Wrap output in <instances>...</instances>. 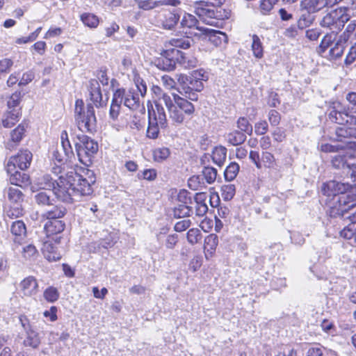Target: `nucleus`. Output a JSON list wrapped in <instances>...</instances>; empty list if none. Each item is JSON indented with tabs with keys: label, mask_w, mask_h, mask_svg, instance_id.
Listing matches in <instances>:
<instances>
[{
	"label": "nucleus",
	"mask_w": 356,
	"mask_h": 356,
	"mask_svg": "<svg viewBox=\"0 0 356 356\" xmlns=\"http://www.w3.org/2000/svg\"><path fill=\"white\" fill-rule=\"evenodd\" d=\"M346 10V8H340L326 14L322 19L321 25L330 29L332 32H337L349 20V15Z\"/></svg>",
	"instance_id": "1a4fd4ad"
},
{
	"label": "nucleus",
	"mask_w": 356,
	"mask_h": 356,
	"mask_svg": "<svg viewBox=\"0 0 356 356\" xmlns=\"http://www.w3.org/2000/svg\"><path fill=\"white\" fill-rule=\"evenodd\" d=\"M10 231L14 236L19 238L24 236L26 234V228L22 220L13 222L11 225Z\"/></svg>",
	"instance_id": "79ce46f5"
},
{
	"label": "nucleus",
	"mask_w": 356,
	"mask_h": 356,
	"mask_svg": "<svg viewBox=\"0 0 356 356\" xmlns=\"http://www.w3.org/2000/svg\"><path fill=\"white\" fill-rule=\"evenodd\" d=\"M66 213V209L58 205L52 206V208L47 210L43 214V217H45L48 220H58L59 218H63Z\"/></svg>",
	"instance_id": "2f4dec72"
},
{
	"label": "nucleus",
	"mask_w": 356,
	"mask_h": 356,
	"mask_svg": "<svg viewBox=\"0 0 356 356\" xmlns=\"http://www.w3.org/2000/svg\"><path fill=\"white\" fill-rule=\"evenodd\" d=\"M187 241L191 244L194 245L197 243L202 238V234L199 229L192 228L190 229L187 232Z\"/></svg>",
	"instance_id": "6e6d98bb"
},
{
	"label": "nucleus",
	"mask_w": 356,
	"mask_h": 356,
	"mask_svg": "<svg viewBox=\"0 0 356 356\" xmlns=\"http://www.w3.org/2000/svg\"><path fill=\"white\" fill-rule=\"evenodd\" d=\"M75 148L79 161L88 166L98 151V144L88 136L81 135L77 136Z\"/></svg>",
	"instance_id": "0eeeda50"
},
{
	"label": "nucleus",
	"mask_w": 356,
	"mask_h": 356,
	"mask_svg": "<svg viewBox=\"0 0 356 356\" xmlns=\"http://www.w3.org/2000/svg\"><path fill=\"white\" fill-rule=\"evenodd\" d=\"M332 164L335 168L346 170L345 149L332 157Z\"/></svg>",
	"instance_id": "49530a36"
},
{
	"label": "nucleus",
	"mask_w": 356,
	"mask_h": 356,
	"mask_svg": "<svg viewBox=\"0 0 356 356\" xmlns=\"http://www.w3.org/2000/svg\"><path fill=\"white\" fill-rule=\"evenodd\" d=\"M323 0H302L300 8L301 10H307L308 13H314L325 7L323 3Z\"/></svg>",
	"instance_id": "c756f323"
},
{
	"label": "nucleus",
	"mask_w": 356,
	"mask_h": 356,
	"mask_svg": "<svg viewBox=\"0 0 356 356\" xmlns=\"http://www.w3.org/2000/svg\"><path fill=\"white\" fill-rule=\"evenodd\" d=\"M261 168L277 170L279 165L274 155L268 152H264L261 158Z\"/></svg>",
	"instance_id": "7c9ffc66"
},
{
	"label": "nucleus",
	"mask_w": 356,
	"mask_h": 356,
	"mask_svg": "<svg viewBox=\"0 0 356 356\" xmlns=\"http://www.w3.org/2000/svg\"><path fill=\"white\" fill-rule=\"evenodd\" d=\"M165 58L162 59V63L165 64L163 67L165 70H172L175 68V63L179 64L184 69L194 68L197 65V58L191 54H187L177 49H167L164 51Z\"/></svg>",
	"instance_id": "39448f33"
},
{
	"label": "nucleus",
	"mask_w": 356,
	"mask_h": 356,
	"mask_svg": "<svg viewBox=\"0 0 356 356\" xmlns=\"http://www.w3.org/2000/svg\"><path fill=\"white\" fill-rule=\"evenodd\" d=\"M197 31L198 32H194V35L208 40L216 47L221 45L222 42H227L226 34L222 31L204 26H197Z\"/></svg>",
	"instance_id": "ddd939ff"
},
{
	"label": "nucleus",
	"mask_w": 356,
	"mask_h": 356,
	"mask_svg": "<svg viewBox=\"0 0 356 356\" xmlns=\"http://www.w3.org/2000/svg\"><path fill=\"white\" fill-rule=\"evenodd\" d=\"M336 134L339 138V140H341L342 138H348L346 140H356V129L353 128H344V127H339L336 129ZM344 142H343V145H344Z\"/></svg>",
	"instance_id": "72a5a7b5"
},
{
	"label": "nucleus",
	"mask_w": 356,
	"mask_h": 356,
	"mask_svg": "<svg viewBox=\"0 0 356 356\" xmlns=\"http://www.w3.org/2000/svg\"><path fill=\"white\" fill-rule=\"evenodd\" d=\"M53 159L58 163L57 166L58 172H60V165L69 159L60 149H57L54 152Z\"/></svg>",
	"instance_id": "0e129e2a"
},
{
	"label": "nucleus",
	"mask_w": 356,
	"mask_h": 356,
	"mask_svg": "<svg viewBox=\"0 0 356 356\" xmlns=\"http://www.w3.org/2000/svg\"><path fill=\"white\" fill-rule=\"evenodd\" d=\"M221 195L222 197L226 200H230L233 198L235 195L236 188L234 184H225L223 185L221 188Z\"/></svg>",
	"instance_id": "4d7b16f0"
},
{
	"label": "nucleus",
	"mask_w": 356,
	"mask_h": 356,
	"mask_svg": "<svg viewBox=\"0 0 356 356\" xmlns=\"http://www.w3.org/2000/svg\"><path fill=\"white\" fill-rule=\"evenodd\" d=\"M356 60V42L350 47L345 59V64L349 65Z\"/></svg>",
	"instance_id": "774afa93"
},
{
	"label": "nucleus",
	"mask_w": 356,
	"mask_h": 356,
	"mask_svg": "<svg viewBox=\"0 0 356 356\" xmlns=\"http://www.w3.org/2000/svg\"><path fill=\"white\" fill-rule=\"evenodd\" d=\"M192 211L191 207L187 206L186 204H180L174 209V216L176 218H184L190 216Z\"/></svg>",
	"instance_id": "864d4df0"
},
{
	"label": "nucleus",
	"mask_w": 356,
	"mask_h": 356,
	"mask_svg": "<svg viewBox=\"0 0 356 356\" xmlns=\"http://www.w3.org/2000/svg\"><path fill=\"white\" fill-rule=\"evenodd\" d=\"M40 343V339L38 334L34 330H30L26 332V337L24 341V345L26 347L37 348Z\"/></svg>",
	"instance_id": "f704fd0d"
},
{
	"label": "nucleus",
	"mask_w": 356,
	"mask_h": 356,
	"mask_svg": "<svg viewBox=\"0 0 356 356\" xmlns=\"http://www.w3.org/2000/svg\"><path fill=\"white\" fill-rule=\"evenodd\" d=\"M180 19V14L176 10L165 12L160 19L163 29L172 30L177 24Z\"/></svg>",
	"instance_id": "a211bd4d"
},
{
	"label": "nucleus",
	"mask_w": 356,
	"mask_h": 356,
	"mask_svg": "<svg viewBox=\"0 0 356 356\" xmlns=\"http://www.w3.org/2000/svg\"><path fill=\"white\" fill-rule=\"evenodd\" d=\"M134 82L135 88H131L128 90L119 88L114 92L124 106L132 111L139 108L140 98H143L147 92L146 83L138 74L134 75Z\"/></svg>",
	"instance_id": "7ed1b4c3"
},
{
	"label": "nucleus",
	"mask_w": 356,
	"mask_h": 356,
	"mask_svg": "<svg viewBox=\"0 0 356 356\" xmlns=\"http://www.w3.org/2000/svg\"><path fill=\"white\" fill-rule=\"evenodd\" d=\"M351 189V185L330 181L321 187L322 201L329 208L331 217L343 216L356 205V193Z\"/></svg>",
	"instance_id": "f257e3e1"
},
{
	"label": "nucleus",
	"mask_w": 356,
	"mask_h": 356,
	"mask_svg": "<svg viewBox=\"0 0 356 356\" xmlns=\"http://www.w3.org/2000/svg\"><path fill=\"white\" fill-rule=\"evenodd\" d=\"M24 132V126L19 124L11 132L10 138L6 142V147L10 150L14 149L22 139Z\"/></svg>",
	"instance_id": "4be33fe9"
},
{
	"label": "nucleus",
	"mask_w": 356,
	"mask_h": 356,
	"mask_svg": "<svg viewBox=\"0 0 356 356\" xmlns=\"http://www.w3.org/2000/svg\"><path fill=\"white\" fill-rule=\"evenodd\" d=\"M59 293L57 289L53 286L47 288L44 291V298L45 300L50 302H54L58 300Z\"/></svg>",
	"instance_id": "052dcab7"
},
{
	"label": "nucleus",
	"mask_w": 356,
	"mask_h": 356,
	"mask_svg": "<svg viewBox=\"0 0 356 356\" xmlns=\"http://www.w3.org/2000/svg\"><path fill=\"white\" fill-rule=\"evenodd\" d=\"M204 193H197L195 197L196 207L195 213L197 216H204L207 211L208 207L206 203L203 202Z\"/></svg>",
	"instance_id": "a19ab883"
},
{
	"label": "nucleus",
	"mask_w": 356,
	"mask_h": 356,
	"mask_svg": "<svg viewBox=\"0 0 356 356\" xmlns=\"http://www.w3.org/2000/svg\"><path fill=\"white\" fill-rule=\"evenodd\" d=\"M344 49V44L339 42L337 40V42L328 50L327 53L323 54V57L328 60H335L343 55Z\"/></svg>",
	"instance_id": "c85d7f7f"
},
{
	"label": "nucleus",
	"mask_w": 356,
	"mask_h": 356,
	"mask_svg": "<svg viewBox=\"0 0 356 356\" xmlns=\"http://www.w3.org/2000/svg\"><path fill=\"white\" fill-rule=\"evenodd\" d=\"M5 194L7 196L8 201L12 204H15L17 206L20 204L24 200V195L20 189L16 186H10L5 189ZM8 216L10 217H19L22 215V210L17 207L13 211L10 209L7 211Z\"/></svg>",
	"instance_id": "4468645a"
},
{
	"label": "nucleus",
	"mask_w": 356,
	"mask_h": 356,
	"mask_svg": "<svg viewBox=\"0 0 356 356\" xmlns=\"http://www.w3.org/2000/svg\"><path fill=\"white\" fill-rule=\"evenodd\" d=\"M225 0H214L212 2L201 1L197 2L195 13L205 23L212 24V19L217 18V8L220 6Z\"/></svg>",
	"instance_id": "9d476101"
},
{
	"label": "nucleus",
	"mask_w": 356,
	"mask_h": 356,
	"mask_svg": "<svg viewBox=\"0 0 356 356\" xmlns=\"http://www.w3.org/2000/svg\"><path fill=\"white\" fill-rule=\"evenodd\" d=\"M32 153L28 149L20 150L17 155L10 156L6 165L7 172H12L18 168L22 170L27 169L32 161Z\"/></svg>",
	"instance_id": "f8f14e48"
},
{
	"label": "nucleus",
	"mask_w": 356,
	"mask_h": 356,
	"mask_svg": "<svg viewBox=\"0 0 356 356\" xmlns=\"http://www.w3.org/2000/svg\"><path fill=\"white\" fill-rule=\"evenodd\" d=\"M172 97L166 106L169 118L174 124L180 125L187 117L193 115L195 107L191 102L177 94H172Z\"/></svg>",
	"instance_id": "20e7f679"
},
{
	"label": "nucleus",
	"mask_w": 356,
	"mask_h": 356,
	"mask_svg": "<svg viewBox=\"0 0 356 356\" xmlns=\"http://www.w3.org/2000/svg\"><path fill=\"white\" fill-rule=\"evenodd\" d=\"M218 244V238L214 234H209L204 239V254L207 259L211 257Z\"/></svg>",
	"instance_id": "393cba45"
},
{
	"label": "nucleus",
	"mask_w": 356,
	"mask_h": 356,
	"mask_svg": "<svg viewBox=\"0 0 356 356\" xmlns=\"http://www.w3.org/2000/svg\"><path fill=\"white\" fill-rule=\"evenodd\" d=\"M239 171V165L236 163H231L225 169L224 175L227 181L235 179Z\"/></svg>",
	"instance_id": "8fccbe9b"
},
{
	"label": "nucleus",
	"mask_w": 356,
	"mask_h": 356,
	"mask_svg": "<svg viewBox=\"0 0 356 356\" xmlns=\"http://www.w3.org/2000/svg\"><path fill=\"white\" fill-rule=\"evenodd\" d=\"M180 3L179 0H162L156 2L152 1H140L139 6L143 9H150L159 5H170L173 6H178Z\"/></svg>",
	"instance_id": "c9c22d12"
},
{
	"label": "nucleus",
	"mask_w": 356,
	"mask_h": 356,
	"mask_svg": "<svg viewBox=\"0 0 356 356\" xmlns=\"http://www.w3.org/2000/svg\"><path fill=\"white\" fill-rule=\"evenodd\" d=\"M237 127L240 129L239 131L245 132L250 134L252 131V127L249 121L245 118H239L237 120Z\"/></svg>",
	"instance_id": "bf43d9fd"
},
{
	"label": "nucleus",
	"mask_w": 356,
	"mask_h": 356,
	"mask_svg": "<svg viewBox=\"0 0 356 356\" xmlns=\"http://www.w3.org/2000/svg\"><path fill=\"white\" fill-rule=\"evenodd\" d=\"M201 176L203 177L208 184H213L216 179L217 170L211 167H205L202 172Z\"/></svg>",
	"instance_id": "5fc2aeb1"
},
{
	"label": "nucleus",
	"mask_w": 356,
	"mask_h": 356,
	"mask_svg": "<svg viewBox=\"0 0 356 356\" xmlns=\"http://www.w3.org/2000/svg\"><path fill=\"white\" fill-rule=\"evenodd\" d=\"M80 19L85 26L90 29L97 28L99 24V17L95 14L90 13H84L81 14Z\"/></svg>",
	"instance_id": "473e14b6"
},
{
	"label": "nucleus",
	"mask_w": 356,
	"mask_h": 356,
	"mask_svg": "<svg viewBox=\"0 0 356 356\" xmlns=\"http://www.w3.org/2000/svg\"><path fill=\"white\" fill-rule=\"evenodd\" d=\"M350 141L346 142L345 147L346 170H347V174L350 173V175L353 172V170H356V148L348 147V143Z\"/></svg>",
	"instance_id": "412c9836"
},
{
	"label": "nucleus",
	"mask_w": 356,
	"mask_h": 356,
	"mask_svg": "<svg viewBox=\"0 0 356 356\" xmlns=\"http://www.w3.org/2000/svg\"><path fill=\"white\" fill-rule=\"evenodd\" d=\"M268 129V125L266 121L258 122L254 125V131L257 135H264Z\"/></svg>",
	"instance_id": "338daca9"
},
{
	"label": "nucleus",
	"mask_w": 356,
	"mask_h": 356,
	"mask_svg": "<svg viewBox=\"0 0 356 356\" xmlns=\"http://www.w3.org/2000/svg\"><path fill=\"white\" fill-rule=\"evenodd\" d=\"M192 41L193 40L188 36L176 35L165 42V47L168 49L170 47H174L175 49H186L191 47Z\"/></svg>",
	"instance_id": "aec40b11"
},
{
	"label": "nucleus",
	"mask_w": 356,
	"mask_h": 356,
	"mask_svg": "<svg viewBox=\"0 0 356 356\" xmlns=\"http://www.w3.org/2000/svg\"><path fill=\"white\" fill-rule=\"evenodd\" d=\"M60 177L58 179V181H56L49 175H41L37 177L34 181L35 186L38 188L49 191L51 190L55 195L57 188H60Z\"/></svg>",
	"instance_id": "2eb2a0df"
},
{
	"label": "nucleus",
	"mask_w": 356,
	"mask_h": 356,
	"mask_svg": "<svg viewBox=\"0 0 356 356\" xmlns=\"http://www.w3.org/2000/svg\"><path fill=\"white\" fill-rule=\"evenodd\" d=\"M226 141L231 145L237 146L243 143L246 140V136L244 133L234 130L225 136Z\"/></svg>",
	"instance_id": "cd10ccee"
},
{
	"label": "nucleus",
	"mask_w": 356,
	"mask_h": 356,
	"mask_svg": "<svg viewBox=\"0 0 356 356\" xmlns=\"http://www.w3.org/2000/svg\"><path fill=\"white\" fill-rule=\"evenodd\" d=\"M19 117V110L13 109L8 111L4 115L2 120V124L4 127H10L13 126L18 120Z\"/></svg>",
	"instance_id": "58836bf2"
},
{
	"label": "nucleus",
	"mask_w": 356,
	"mask_h": 356,
	"mask_svg": "<svg viewBox=\"0 0 356 356\" xmlns=\"http://www.w3.org/2000/svg\"><path fill=\"white\" fill-rule=\"evenodd\" d=\"M88 90L89 92L90 100L94 103V104L97 107L102 106V95L97 79H92L88 81Z\"/></svg>",
	"instance_id": "f3484780"
},
{
	"label": "nucleus",
	"mask_w": 356,
	"mask_h": 356,
	"mask_svg": "<svg viewBox=\"0 0 356 356\" xmlns=\"http://www.w3.org/2000/svg\"><path fill=\"white\" fill-rule=\"evenodd\" d=\"M227 155V149L224 147L220 146L216 147L212 152V160L218 165H222Z\"/></svg>",
	"instance_id": "4c0bfd02"
},
{
	"label": "nucleus",
	"mask_w": 356,
	"mask_h": 356,
	"mask_svg": "<svg viewBox=\"0 0 356 356\" xmlns=\"http://www.w3.org/2000/svg\"><path fill=\"white\" fill-rule=\"evenodd\" d=\"M334 38L331 34H326L322 39L320 45L317 48L318 53L323 57V54H326L328 48L332 44Z\"/></svg>",
	"instance_id": "a18cd8bd"
},
{
	"label": "nucleus",
	"mask_w": 356,
	"mask_h": 356,
	"mask_svg": "<svg viewBox=\"0 0 356 356\" xmlns=\"http://www.w3.org/2000/svg\"><path fill=\"white\" fill-rule=\"evenodd\" d=\"M152 91L154 95V109H156V104H159L161 106H163L162 104H164L166 106L167 104L170 103V101L172 99L171 97L168 94L163 92L160 87L157 86H153L152 88Z\"/></svg>",
	"instance_id": "a878e982"
},
{
	"label": "nucleus",
	"mask_w": 356,
	"mask_h": 356,
	"mask_svg": "<svg viewBox=\"0 0 356 356\" xmlns=\"http://www.w3.org/2000/svg\"><path fill=\"white\" fill-rule=\"evenodd\" d=\"M149 125L147 130V136L149 138L155 139L158 137L159 127L165 128L168 125L166 114L163 106L156 105L154 109L152 105L148 106Z\"/></svg>",
	"instance_id": "6e6552de"
},
{
	"label": "nucleus",
	"mask_w": 356,
	"mask_h": 356,
	"mask_svg": "<svg viewBox=\"0 0 356 356\" xmlns=\"http://www.w3.org/2000/svg\"><path fill=\"white\" fill-rule=\"evenodd\" d=\"M122 104V103L113 93L109 111V117L112 120H115L118 118Z\"/></svg>",
	"instance_id": "37998d69"
},
{
	"label": "nucleus",
	"mask_w": 356,
	"mask_h": 356,
	"mask_svg": "<svg viewBox=\"0 0 356 356\" xmlns=\"http://www.w3.org/2000/svg\"><path fill=\"white\" fill-rule=\"evenodd\" d=\"M34 200L36 204L40 207H51L54 205V200L50 198V195L44 191H40L34 195Z\"/></svg>",
	"instance_id": "ea45409f"
},
{
	"label": "nucleus",
	"mask_w": 356,
	"mask_h": 356,
	"mask_svg": "<svg viewBox=\"0 0 356 356\" xmlns=\"http://www.w3.org/2000/svg\"><path fill=\"white\" fill-rule=\"evenodd\" d=\"M329 119L339 124H356V116L350 115L346 108L340 102H334L329 109Z\"/></svg>",
	"instance_id": "9b49d317"
},
{
	"label": "nucleus",
	"mask_w": 356,
	"mask_h": 356,
	"mask_svg": "<svg viewBox=\"0 0 356 356\" xmlns=\"http://www.w3.org/2000/svg\"><path fill=\"white\" fill-rule=\"evenodd\" d=\"M61 146L59 148L64 154L70 159L74 156L72 146L68 140V135L66 131H63L60 135Z\"/></svg>",
	"instance_id": "e433bc0d"
},
{
	"label": "nucleus",
	"mask_w": 356,
	"mask_h": 356,
	"mask_svg": "<svg viewBox=\"0 0 356 356\" xmlns=\"http://www.w3.org/2000/svg\"><path fill=\"white\" fill-rule=\"evenodd\" d=\"M181 25L183 28H190V29H195L197 30V26H199L197 25V19L195 17L188 13H185L181 21Z\"/></svg>",
	"instance_id": "13d9d810"
},
{
	"label": "nucleus",
	"mask_w": 356,
	"mask_h": 356,
	"mask_svg": "<svg viewBox=\"0 0 356 356\" xmlns=\"http://www.w3.org/2000/svg\"><path fill=\"white\" fill-rule=\"evenodd\" d=\"M95 182V175L88 169L81 170V173L72 172L65 177L60 176V188L56 191V196L63 202H70L78 197L90 195Z\"/></svg>",
	"instance_id": "f03ea898"
},
{
	"label": "nucleus",
	"mask_w": 356,
	"mask_h": 356,
	"mask_svg": "<svg viewBox=\"0 0 356 356\" xmlns=\"http://www.w3.org/2000/svg\"><path fill=\"white\" fill-rule=\"evenodd\" d=\"M356 234V223H351L348 225L346 227H345L341 232V236L346 238L348 240H350V243L353 245L354 239Z\"/></svg>",
	"instance_id": "de8ad7c7"
},
{
	"label": "nucleus",
	"mask_w": 356,
	"mask_h": 356,
	"mask_svg": "<svg viewBox=\"0 0 356 356\" xmlns=\"http://www.w3.org/2000/svg\"><path fill=\"white\" fill-rule=\"evenodd\" d=\"M346 147V142L344 143V145H331L328 143L322 144L321 145V150L324 152H337L339 150L342 151Z\"/></svg>",
	"instance_id": "e2e57ef3"
},
{
	"label": "nucleus",
	"mask_w": 356,
	"mask_h": 356,
	"mask_svg": "<svg viewBox=\"0 0 356 356\" xmlns=\"http://www.w3.org/2000/svg\"><path fill=\"white\" fill-rule=\"evenodd\" d=\"M190 84H187L184 86L179 87L178 92L183 96L184 98H188L191 101H197L198 99V95L196 93L192 88Z\"/></svg>",
	"instance_id": "09e8293b"
},
{
	"label": "nucleus",
	"mask_w": 356,
	"mask_h": 356,
	"mask_svg": "<svg viewBox=\"0 0 356 356\" xmlns=\"http://www.w3.org/2000/svg\"><path fill=\"white\" fill-rule=\"evenodd\" d=\"M278 0H261L259 9L262 15H269Z\"/></svg>",
	"instance_id": "3c124183"
},
{
	"label": "nucleus",
	"mask_w": 356,
	"mask_h": 356,
	"mask_svg": "<svg viewBox=\"0 0 356 356\" xmlns=\"http://www.w3.org/2000/svg\"><path fill=\"white\" fill-rule=\"evenodd\" d=\"M75 120L78 128L83 132L92 133L96 130L97 120L92 105L84 107L83 102L77 99L75 103Z\"/></svg>",
	"instance_id": "423d86ee"
},
{
	"label": "nucleus",
	"mask_w": 356,
	"mask_h": 356,
	"mask_svg": "<svg viewBox=\"0 0 356 356\" xmlns=\"http://www.w3.org/2000/svg\"><path fill=\"white\" fill-rule=\"evenodd\" d=\"M338 40L345 46L348 44L353 45L356 42V22L355 21L350 22L347 25L346 30L340 35Z\"/></svg>",
	"instance_id": "6ab92c4d"
},
{
	"label": "nucleus",
	"mask_w": 356,
	"mask_h": 356,
	"mask_svg": "<svg viewBox=\"0 0 356 356\" xmlns=\"http://www.w3.org/2000/svg\"><path fill=\"white\" fill-rule=\"evenodd\" d=\"M23 257L26 259H33L38 254L36 248L33 245H27L23 248Z\"/></svg>",
	"instance_id": "680f3d73"
},
{
	"label": "nucleus",
	"mask_w": 356,
	"mask_h": 356,
	"mask_svg": "<svg viewBox=\"0 0 356 356\" xmlns=\"http://www.w3.org/2000/svg\"><path fill=\"white\" fill-rule=\"evenodd\" d=\"M20 291L24 296L33 297L38 292V282L33 276H29L21 281L19 284Z\"/></svg>",
	"instance_id": "dca6fc26"
},
{
	"label": "nucleus",
	"mask_w": 356,
	"mask_h": 356,
	"mask_svg": "<svg viewBox=\"0 0 356 356\" xmlns=\"http://www.w3.org/2000/svg\"><path fill=\"white\" fill-rule=\"evenodd\" d=\"M170 149L167 147L156 148L153 152V156L155 161L162 162L170 156Z\"/></svg>",
	"instance_id": "603ef678"
},
{
	"label": "nucleus",
	"mask_w": 356,
	"mask_h": 356,
	"mask_svg": "<svg viewBox=\"0 0 356 356\" xmlns=\"http://www.w3.org/2000/svg\"><path fill=\"white\" fill-rule=\"evenodd\" d=\"M42 251L44 257L49 261H56L61 258V254L58 252L56 247L50 241L43 243Z\"/></svg>",
	"instance_id": "b1692460"
},
{
	"label": "nucleus",
	"mask_w": 356,
	"mask_h": 356,
	"mask_svg": "<svg viewBox=\"0 0 356 356\" xmlns=\"http://www.w3.org/2000/svg\"><path fill=\"white\" fill-rule=\"evenodd\" d=\"M309 13H310L307 12V13H304L300 17L298 21V26L299 29H303L312 24Z\"/></svg>",
	"instance_id": "69168bd1"
},
{
	"label": "nucleus",
	"mask_w": 356,
	"mask_h": 356,
	"mask_svg": "<svg viewBox=\"0 0 356 356\" xmlns=\"http://www.w3.org/2000/svg\"><path fill=\"white\" fill-rule=\"evenodd\" d=\"M7 173L10 175V183L16 187L29 183V176L24 172L17 171L16 168L12 172Z\"/></svg>",
	"instance_id": "bb28decb"
},
{
	"label": "nucleus",
	"mask_w": 356,
	"mask_h": 356,
	"mask_svg": "<svg viewBox=\"0 0 356 356\" xmlns=\"http://www.w3.org/2000/svg\"><path fill=\"white\" fill-rule=\"evenodd\" d=\"M65 223L60 220H48L44 224V231L48 237L61 233L65 229Z\"/></svg>",
	"instance_id": "5701e85b"
},
{
	"label": "nucleus",
	"mask_w": 356,
	"mask_h": 356,
	"mask_svg": "<svg viewBox=\"0 0 356 356\" xmlns=\"http://www.w3.org/2000/svg\"><path fill=\"white\" fill-rule=\"evenodd\" d=\"M252 51L253 55L257 58H261L264 56L262 43L257 35H252Z\"/></svg>",
	"instance_id": "c03bdc74"
}]
</instances>
